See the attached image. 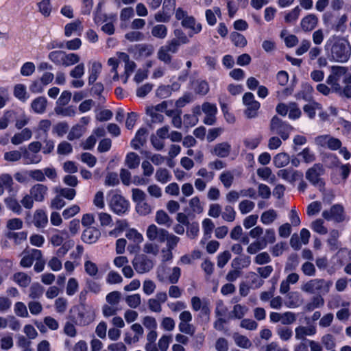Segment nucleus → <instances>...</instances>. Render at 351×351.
I'll return each instance as SVG.
<instances>
[{"mask_svg": "<svg viewBox=\"0 0 351 351\" xmlns=\"http://www.w3.org/2000/svg\"><path fill=\"white\" fill-rule=\"evenodd\" d=\"M181 275L180 267H174L171 269L165 263H161L157 268L156 277L161 282L168 281L173 285L178 282Z\"/></svg>", "mask_w": 351, "mask_h": 351, "instance_id": "obj_1", "label": "nucleus"}, {"mask_svg": "<svg viewBox=\"0 0 351 351\" xmlns=\"http://www.w3.org/2000/svg\"><path fill=\"white\" fill-rule=\"evenodd\" d=\"M332 285L330 281H326L324 279H312L304 283L301 289L305 293L313 294L318 293L319 294H326L329 292Z\"/></svg>", "mask_w": 351, "mask_h": 351, "instance_id": "obj_2", "label": "nucleus"}, {"mask_svg": "<svg viewBox=\"0 0 351 351\" xmlns=\"http://www.w3.org/2000/svg\"><path fill=\"white\" fill-rule=\"evenodd\" d=\"M351 54V48L349 45L343 42H336L331 49L332 59L339 62H346Z\"/></svg>", "mask_w": 351, "mask_h": 351, "instance_id": "obj_3", "label": "nucleus"}, {"mask_svg": "<svg viewBox=\"0 0 351 351\" xmlns=\"http://www.w3.org/2000/svg\"><path fill=\"white\" fill-rule=\"evenodd\" d=\"M175 16L177 20L181 21V24L184 27L191 29L195 34L201 31L202 25L199 23L196 24L194 17L189 16L182 8H178L176 10Z\"/></svg>", "mask_w": 351, "mask_h": 351, "instance_id": "obj_4", "label": "nucleus"}, {"mask_svg": "<svg viewBox=\"0 0 351 351\" xmlns=\"http://www.w3.org/2000/svg\"><path fill=\"white\" fill-rule=\"evenodd\" d=\"M346 71H348V69L344 66H332L331 67V74L328 77L326 82L331 86L333 91H341V86L339 81L341 77H343L344 75L346 74Z\"/></svg>", "mask_w": 351, "mask_h": 351, "instance_id": "obj_5", "label": "nucleus"}, {"mask_svg": "<svg viewBox=\"0 0 351 351\" xmlns=\"http://www.w3.org/2000/svg\"><path fill=\"white\" fill-rule=\"evenodd\" d=\"M270 130L274 133L280 135L285 141L288 139L293 128L289 124L282 121L277 116H274L271 120Z\"/></svg>", "mask_w": 351, "mask_h": 351, "instance_id": "obj_6", "label": "nucleus"}, {"mask_svg": "<svg viewBox=\"0 0 351 351\" xmlns=\"http://www.w3.org/2000/svg\"><path fill=\"white\" fill-rule=\"evenodd\" d=\"M243 103L246 108L244 114L248 119L255 118L258 116V110L260 108V103L254 99L252 93H246L243 97Z\"/></svg>", "mask_w": 351, "mask_h": 351, "instance_id": "obj_7", "label": "nucleus"}, {"mask_svg": "<svg viewBox=\"0 0 351 351\" xmlns=\"http://www.w3.org/2000/svg\"><path fill=\"white\" fill-rule=\"evenodd\" d=\"M314 142L317 146L332 151L339 149L342 145L339 138L328 134L317 136L315 138Z\"/></svg>", "mask_w": 351, "mask_h": 351, "instance_id": "obj_8", "label": "nucleus"}, {"mask_svg": "<svg viewBox=\"0 0 351 351\" xmlns=\"http://www.w3.org/2000/svg\"><path fill=\"white\" fill-rule=\"evenodd\" d=\"M322 217L328 221L333 220L337 223L342 222L346 219L344 208L341 204H335L330 210L323 211Z\"/></svg>", "mask_w": 351, "mask_h": 351, "instance_id": "obj_9", "label": "nucleus"}, {"mask_svg": "<svg viewBox=\"0 0 351 351\" xmlns=\"http://www.w3.org/2000/svg\"><path fill=\"white\" fill-rule=\"evenodd\" d=\"M167 230L158 228L155 224L148 226L146 230V237L150 241L164 243L167 239Z\"/></svg>", "mask_w": 351, "mask_h": 351, "instance_id": "obj_10", "label": "nucleus"}, {"mask_svg": "<svg viewBox=\"0 0 351 351\" xmlns=\"http://www.w3.org/2000/svg\"><path fill=\"white\" fill-rule=\"evenodd\" d=\"M25 220L27 224H33L38 228H44L48 222L47 216L42 209L35 210L33 215L28 213Z\"/></svg>", "mask_w": 351, "mask_h": 351, "instance_id": "obj_11", "label": "nucleus"}, {"mask_svg": "<svg viewBox=\"0 0 351 351\" xmlns=\"http://www.w3.org/2000/svg\"><path fill=\"white\" fill-rule=\"evenodd\" d=\"M132 265L138 274L147 273L154 267L153 261L143 254L135 257L132 261Z\"/></svg>", "mask_w": 351, "mask_h": 351, "instance_id": "obj_12", "label": "nucleus"}, {"mask_svg": "<svg viewBox=\"0 0 351 351\" xmlns=\"http://www.w3.org/2000/svg\"><path fill=\"white\" fill-rule=\"evenodd\" d=\"M22 254L23 257L20 261V265L23 267H31L34 261L40 258L43 256L41 251L37 249L25 250L23 252Z\"/></svg>", "mask_w": 351, "mask_h": 351, "instance_id": "obj_13", "label": "nucleus"}, {"mask_svg": "<svg viewBox=\"0 0 351 351\" xmlns=\"http://www.w3.org/2000/svg\"><path fill=\"white\" fill-rule=\"evenodd\" d=\"M95 318V310L90 306H83L78 313L77 322L81 326H86L92 323Z\"/></svg>", "mask_w": 351, "mask_h": 351, "instance_id": "obj_14", "label": "nucleus"}, {"mask_svg": "<svg viewBox=\"0 0 351 351\" xmlns=\"http://www.w3.org/2000/svg\"><path fill=\"white\" fill-rule=\"evenodd\" d=\"M111 209L117 214H123L128 208V202L120 195H114L110 202Z\"/></svg>", "mask_w": 351, "mask_h": 351, "instance_id": "obj_15", "label": "nucleus"}, {"mask_svg": "<svg viewBox=\"0 0 351 351\" xmlns=\"http://www.w3.org/2000/svg\"><path fill=\"white\" fill-rule=\"evenodd\" d=\"M316 332L317 330L314 326H298L295 328V338L296 340L304 342L306 336H313L315 335Z\"/></svg>", "mask_w": 351, "mask_h": 351, "instance_id": "obj_16", "label": "nucleus"}, {"mask_svg": "<svg viewBox=\"0 0 351 351\" xmlns=\"http://www.w3.org/2000/svg\"><path fill=\"white\" fill-rule=\"evenodd\" d=\"M324 169L322 165L315 164L311 168L308 169L306 173V178L313 184L318 183L319 176L324 173Z\"/></svg>", "mask_w": 351, "mask_h": 351, "instance_id": "obj_17", "label": "nucleus"}, {"mask_svg": "<svg viewBox=\"0 0 351 351\" xmlns=\"http://www.w3.org/2000/svg\"><path fill=\"white\" fill-rule=\"evenodd\" d=\"M318 21V18L315 14H310L301 20L300 26L304 32H308L317 27Z\"/></svg>", "mask_w": 351, "mask_h": 351, "instance_id": "obj_18", "label": "nucleus"}, {"mask_svg": "<svg viewBox=\"0 0 351 351\" xmlns=\"http://www.w3.org/2000/svg\"><path fill=\"white\" fill-rule=\"evenodd\" d=\"M277 175L278 177H280L290 182H293L299 179H301L302 177V173L291 168L279 170L277 173Z\"/></svg>", "mask_w": 351, "mask_h": 351, "instance_id": "obj_19", "label": "nucleus"}, {"mask_svg": "<svg viewBox=\"0 0 351 351\" xmlns=\"http://www.w3.org/2000/svg\"><path fill=\"white\" fill-rule=\"evenodd\" d=\"M230 152L231 145L228 142H222L213 147L211 154L219 158H226L230 155Z\"/></svg>", "mask_w": 351, "mask_h": 351, "instance_id": "obj_20", "label": "nucleus"}, {"mask_svg": "<svg viewBox=\"0 0 351 351\" xmlns=\"http://www.w3.org/2000/svg\"><path fill=\"white\" fill-rule=\"evenodd\" d=\"M147 130L145 128L139 129L135 137L131 141V146L136 150L143 147L147 141Z\"/></svg>", "mask_w": 351, "mask_h": 351, "instance_id": "obj_21", "label": "nucleus"}, {"mask_svg": "<svg viewBox=\"0 0 351 351\" xmlns=\"http://www.w3.org/2000/svg\"><path fill=\"white\" fill-rule=\"evenodd\" d=\"M48 188L42 184H34L29 190V193L36 202H43L47 193Z\"/></svg>", "mask_w": 351, "mask_h": 351, "instance_id": "obj_22", "label": "nucleus"}, {"mask_svg": "<svg viewBox=\"0 0 351 351\" xmlns=\"http://www.w3.org/2000/svg\"><path fill=\"white\" fill-rule=\"evenodd\" d=\"M100 236L101 232L98 229L89 227L83 232L82 238L85 243L91 244L95 243Z\"/></svg>", "mask_w": 351, "mask_h": 351, "instance_id": "obj_23", "label": "nucleus"}, {"mask_svg": "<svg viewBox=\"0 0 351 351\" xmlns=\"http://www.w3.org/2000/svg\"><path fill=\"white\" fill-rule=\"evenodd\" d=\"M32 132L29 128L23 129L21 132L15 134L11 138L13 145H18L24 141H28L32 138Z\"/></svg>", "mask_w": 351, "mask_h": 351, "instance_id": "obj_24", "label": "nucleus"}, {"mask_svg": "<svg viewBox=\"0 0 351 351\" xmlns=\"http://www.w3.org/2000/svg\"><path fill=\"white\" fill-rule=\"evenodd\" d=\"M21 149L23 151V158L24 164H38L41 161L42 157L40 155L27 151L25 147L21 148Z\"/></svg>", "mask_w": 351, "mask_h": 351, "instance_id": "obj_25", "label": "nucleus"}, {"mask_svg": "<svg viewBox=\"0 0 351 351\" xmlns=\"http://www.w3.org/2000/svg\"><path fill=\"white\" fill-rule=\"evenodd\" d=\"M116 15H107L101 12V3L97 5V10L95 14L94 21L96 24H100L110 21H116Z\"/></svg>", "mask_w": 351, "mask_h": 351, "instance_id": "obj_26", "label": "nucleus"}, {"mask_svg": "<svg viewBox=\"0 0 351 351\" xmlns=\"http://www.w3.org/2000/svg\"><path fill=\"white\" fill-rule=\"evenodd\" d=\"M12 280L21 287H28L32 281L31 276L25 272H16L12 276Z\"/></svg>", "mask_w": 351, "mask_h": 351, "instance_id": "obj_27", "label": "nucleus"}, {"mask_svg": "<svg viewBox=\"0 0 351 351\" xmlns=\"http://www.w3.org/2000/svg\"><path fill=\"white\" fill-rule=\"evenodd\" d=\"M257 175L263 180L267 181L270 184H274L276 178L269 167H262L257 169Z\"/></svg>", "mask_w": 351, "mask_h": 351, "instance_id": "obj_28", "label": "nucleus"}, {"mask_svg": "<svg viewBox=\"0 0 351 351\" xmlns=\"http://www.w3.org/2000/svg\"><path fill=\"white\" fill-rule=\"evenodd\" d=\"M248 311L249 308L247 306L237 304L233 306L230 312V316L234 319H242L247 315Z\"/></svg>", "mask_w": 351, "mask_h": 351, "instance_id": "obj_29", "label": "nucleus"}, {"mask_svg": "<svg viewBox=\"0 0 351 351\" xmlns=\"http://www.w3.org/2000/svg\"><path fill=\"white\" fill-rule=\"evenodd\" d=\"M47 99L44 97H38L36 98L32 102L31 106L32 110L38 114L43 113L47 107Z\"/></svg>", "mask_w": 351, "mask_h": 351, "instance_id": "obj_30", "label": "nucleus"}, {"mask_svg": "<svg viewBox=\"0 0 351 351\" xmlns=\"http://www.w3.org/2000/svg\"><path fill=\"white\" fill-rule=\"evenodd\" d=\"M155 221L158 225L167 227H170L172 224V219L167 213L162 210L156 212Z\"/></svg>", "mask_w": 351, "mask_h": 351, "instance_id": "obj_31", "label": "nucleus"}, {"mask_svg": "<svg viewBox=\"0 0 351 351\" xmlns=\"http://www.w3.org/2000/svg\"><path fill=\"white\" fill-rule=\"evenodd\" d=\"M233 339L238 347L243 349H248L252 346V343L246 336L237 332L234 333Z\"/></svg>", "mask_w": 351, "mask_h": 351, "instance_id": "obj_32", "label": "nucleus"}, {"mask_svg": "<svg viewBox=\"0 0 351 351\" xmlns=\"http://www.w3.org/2000/svg\"><path fill=\"white\" fill-rule=\"evenodd\" d=\"M324 304V299L322 298L321 295H317L313 296L311 298V301L305 305L304 309L306 311H312L315 308L323 306Z\"/></svg>", "mask_w": 351, "mask_h": 351, "instance_id": "obj_33", "label": "nucleus"}, {"mask_svg": "<svg viewBox=\"0 0 351 351\" xmlns=\"http://www.w3.org/2000/svg\"><path fill=\"white\" fill-rule=\"evenodd\" d=\"M273 162L276 167L282 168L289 163L290 157L287 153L281 152L274 157Z\"/></svg>", "mask_w": 351, "mask_h": 351, "instance_id": "obj_34", "label": "nucleus"}, {"mask_svg": "<svg viewBox=\"0 0 351 351\" xmlns=\"http://www.w3.org/2000/svg\"><path fill=\"white\" fill-rule=\"evenodd\" d=\"M44 293V288L39 283H33L29 289L28 297L31 300L39 299Z\"/></svg>", "mask_w": 351, "mask_h": 351, "instance_id": "obj_35", "label": "nucleus"}, {"mask_svg": "<svg viewBox=\"0 0 351 351\" xmlns=\"http://www.w3.org/2000/svg\"><path fill=\"white\" fill-rule=\"evenodd\" d=\"M125 164L129 169H136L140 164V157L134 152H130L126 155Z\"/></svg>", "mask_w": 351, "mask_h": 351, "instance_id": "obj_36", "label": "nucleus"}, {"mask_svg": "<svg viewBox=\"0 0 351 351\" xmlns=\"http://www.w3.org/2000/svg\"><path fill=\"white\" fill-rule=\"evenodd\" d=\"M82 23L80 20L74 21L72 23H68L64 27V35L66 37H70L75 32L82 31Z\"/></svg>", "mask_w": 351, "mask_h": 351, "instance_id": "obj_37", "label": "nucleus"}, {"mask_svg": "<svg viewBox=\"0 0 351 351\" xmlns=\"http://www.w3.org/2000/svg\"><path fill=\"white\" fill-rule=\"evenodd\" d=\"M155 178L157 182L165 184L168 182L171 178V176L168 169L166 168H158L155 173Z\"/></svg>", "mask_w": 351, "mask_h": 351, "instance_id": "obj_38", "label": "nucleus"}, {"mask_svg": "<svg viewBox=\"0 0 351 351\" xmlns=\"http://www.w3.org/2000/svg\"><path fill=\"white\" fill-rule=\"evenodd\" d=\"M102 69V64L99 62L95 61L92 64L90 73L88 76V84H93L97 79Z\"/></svg>", "mask_w": 351, "mask_h": 351, "instance_id": "obj_39", "label": "nucleus"}, {"mask_svg": "<svg viewBox=\"0 0 351 351\" xmlns=\"http://www.w3.org/2000/svg\"><path fill=\"white\" fill-rule=\"evenodd\" d=\"M174 87L176 89L179 88L178 85L175 84L171 86L165 85L160 86L156 90V95L162 99L167 98L171 95L172 91L174 90Z\"/></svg>", "mask_w": 351, "mask_h": 351, "instance_id": "obj_40", "label": "nucleus"}, {"mask_svg": "<svg viewBox=\"0 0 351 351\" xmlns=\"http://www.w3.org/2000/svg\"><path fill=\"white\" fill-rule=\"evenodd\" d=\"M278 217L277 212L274 209H269L262 213L261 221L265 225L272 223Z\"/></svg>", "mask_w": 351, "mask_h": 351, "instance_id": "obj_41", "label": "nucleus"}, {"mask_svg": "<svg viewBox=\"0 0 351 351\" xmlns=\"http://www.w3.org/2000/svg\"><path fill=\"white\" fill-rule=\"evenodd\" d=\"M250 258L248 256L237 257L232 260L231 267L232 268L238 269L241 271V269L243 268L247 267L250 265Z\"/></svg>", "mask_w": 351, "mask_h": 351, "instance_id": "obj_42", "label": "nucleus"}, {"mask_svg": "<svg viewBox=\"0 0 351 351\" xmlns=\"http://www.w3.org/2000/svg\"><path fill=\"white\" fill-rule=\"evenodd\" d=\"M152 36L158 39H165L167 35V27L165 25H154L151 30Z\"/></svg>", "mask_w": 351, "mask_h": 351, "instance_id": "obj_43", "label": "nucleus"}, {"mask_svg": "<svg viewBox=\"0 0 351 351\" xmlns=\"http://www.w3.org/2000/svg\"><path fill=\"white\" fill-rule=\"evenodd\" d=\"M80 61V57L78 54L74 53H66L64 51L62 66L69 67L79 63Z\"/></svg>", "mask_w": 351, "mask_h": 351, "instance_id": "obj_44", "label": "nucleus"}, {"mask_svg": "<svg viewBox=\"0 0 351 351\" xmlns=\"http://www.w3.org/2000/svg\"><path fill=\"white\" fill-rule=\"evenodd\" d=\"M85 129L82 125L77 124L71 128L67 135V138L69 141L78 139L83 135Z\"/></svg>", "mask_w": 351, "mask_h": 351, "instance_id": "obj_45", "label": "nucleus"}, {"mask_svg": "<svg viewBox=\"0 0 351 351\" xmlns=\"http://www.w3.org/2000/svg\"><path fill=\"white\" fill-rule=\"evenodd\" d=\"M64 56V51H53L49 53L48 58L56 65L62 66Z\"/></svg>", "mask_w": 351, "mask_h": 351, "instance_id": "obj_46", "label": "nucleus"}, {"mask_svg": "<svg viewBox=\"0 0 351 351\" xmlns=\"http://www.w3.org/2000/svg\"><path fill=\"white\" fill-rule=\"evenodd\" d=\"M13 179L10 174L4 173L0 176V186L3 189L8 190L10 192L13 190Z\"/></svg>", "mask_w": 351, "mask_h": 351, "instance_id": "obj_47", "label": "nucleus"}, {"mask_svg": "<svg viewBox=\"0 0 351 351\" xmlns=\"http://www.w3.org/2000/svg\"><path fill=\"white\" fill-rule=\"evenodd\" d=\"M136 47L139 56L145 58L152 56L154 51V46L150 44H141Z\"/></svg>", "mask_w": 351, "mask_h": 351, "instance_id": "obj_48", "label": "nucleus"}, {"mask_svg": "<svg viewBox=\"0 0 351 351\" xmlns=\"http://www.w3.org/2000/svg\"><path fill=\"white\" fill-rule=\"evenodd\" d=\"M5 204L7 207L15 213L21 214L22 208L19 202L12 197H8L5 199Z\"/></svg>", "mask_w": 351, "mask_h": 351, "instance_id": "obj_49", "label": "nucleus"}, {"mask_svg": "<svg viewBox=\"0 0 351 351\" xmlns=\"http://www.w3.org/2000/svg\"><path fill=\"white\" fill-rule=\"evenodd\" d=\"M121 300V293L118 291H113L110 292L106 296V300L107 304L117 306Z\"/></svg>", "mask_w": 351, "mask_h": 351, "instance_id": "obj_50", "label": "nucleus"}, {"mask_svg": "<svg viewBox=\"0 0 351 351\" xmlns=\"http://www.w3.org/2000/svg\"><path fill=\"white\" fill-rule=\"evenodd\" d=\"M125 301L129 307L136 308L141 304V297L138 293L129 295L125 297Z\"/></svg>", "mask_w": 351, "mask_h": 351, "instance_id": "obj_51", "label": "nucleus"}, {"mask_svg": "<svg viewBox=\"0 0 351 351\" xmlns=\"http://www.w3.org/2000/svg\"><path fill=\"white\" fill-rule=\"evenodd\" d=\"M276 333L279 338L283 341L290 340L293 335L291 328L287 326L278 327L276 330Z\"/></svg>", "mask_w": 351, "mask_h": 351, "instance_id": "obj_52", "label": "nucleus"}, {"mask_svg": "<svg viewBox=\"0 0 351 351\" xmlns=\"http://www.w3.org/2000/svg\"><path fill=\"white\" fill-rule=\"evenodd\" d=\"M219 180L225 188L228 189L231 186L234 181V175L230 171H223L219 176Z\"/></svg>", "mask_w": 351, "mask_h": 351, "instance_id": "obj_53", "label": "nucleus"}, {"mask_svg": "<svg viewBox=\"0 0 351 351\" xmlns=\"http://www.w3.org/2000/svg\"><path fill=\"white\" fill-rule=\"evenodd\" d=\"M69 124L66 122H59L53 125L52 132L57 136L62 137L68 132Z\"/></svg>", "mask_w": 351, "mask_h": 351, "instance_id": "obj_54", "label": "nucleus"}, {"mask_svg": "<svg viewBox=\"0 0 351 351\" xmlns=\"http://www.w3.org/2000/svg\"><path fill=\"white\" fill-rule=\"evenodd\" d=\"M221 217L223 220L228 222L234 221L236 217V212L234 208L230 205H226L221 213Z\"/></svg>", "mask_w": 351, "mask_h": 351, "instance_id": "obj_55", "label": "nucleus"}, {"mask_svg": "<svg viewBox=\"0 0 351 351\" xmlns=\"http://www.w3.org/2000/svg\"><path fill=\"white\" fill-rule=\"evenodd\" d=\"M66 237H68L66 231L57 232L51 236L50 241L53 245L60 246L63 243L64 239Z\"/></svg>", "mask_w": 351, "mask_h": 351, "instance_id": "obj_56", "label": "nucleus"}, {"mask_svg": "<svg viewBox=\"0 0 351 351\" xmlns=\"http://www.w3.org/2000/svg\"><path fill=\"white\" fill-rule=\"evenodd\" d=\"M348 20V16L346 14L342 15L337 21L332 25V29L335 30V32L339 33H343L346 29V23Z\"/></svg>", "mask_w": 351, "mask_h": 351, "instance_id": "obj_57", "label": "nucleus"}, {"mask_svg": "<svg viewBox=\"0 0 351 351\" xmlns=\"http://www.w3.org/2000/svg\"><path fill=\"white\" fill-rule=\"evenodd\" d=\"M230 38L236 47L243 48L247 45L245 36L238 32H232Z\"/></svg>", "mask_w": 351, "mask_h": 351, "instance_id": "obj_58", "label": "nucleus"}, {"mask_svg": "<svg viewBox=\"0 0 351 351\" xmlns=\"http://www.w3.org/2000/svg\"><path fill=\"white\" fill-rule=\"evenodd\" d=\"M339 237V232L337 230H332L330 232V237L327 240V243L329 245L331 250H336L338 249V238Z\"/></svg>", "mask_w": 351, "mask_h": 351, "instance_id": "obj_59", "label": "nucleus"}, {"mask_svg": "<svg viewBox=\"0 0 351 351\" xmlns=\"http://www.w3.org/2000/svg\"><path fill=\"white\" fill-rule=\"evenodd\" d=\"M169 52L165 46H162L158 51L157 58L165 64H170L172 57Z\"/></svg>", "mask_w": 351, "mask_h": 351, "instance_id": "obj_60", "label": "nucleus"}, {"mask_svg": "<svg viewBox=\"0 0 351 351\" xmlns=\"http://www.w3.org/2000/svg\"><path fill=\"white\" fill-rule=\"evenodd\" d=\"M14 311L15 314L20 317H28L29 313L26 305L22 302H17L14 304Z\"/></svg>", "mask_w": 351, "mask_h": 351, "instance_id": "obj_61", "label": "nucleus"}, {"mask_svg": "<svg viewBox=\"0 0 351 351\" xmlns=\"http://www.w3.org/2000/svg\"><path fill=\"white\" fill-rule=\"evenodd\" d=\"M136 210L139 215L145 216L152 213V208L149 204L145 201H141L136 204Z\"/></svg>", "mask_w": 351, "mask_h": 351, "instance_id": "obj_62", "label": "nucleus"}, {"mask_svg": "<svg viewBox=\"0 0 351 351\" xmlns=\"http://www.w3.org/2000/svg\"><path fill=\"white\" fill-rule=\"evenodd\" d=\"M85 71V65L84 63H77L73 69L69 71V75L74 79L81 78Z\"/></svg>", "mask_w": 351, "mask_h": 351, "instance_id": "obj_63", "label": "nucleus"}, {"mask_svg": "<svg viewBox=\"0 0 351 351\" xmlns=\"http://www.w3.org/2000/svg\"><path fill=\"white\" fill-rule=\"evenodd\" d=\"M301 156L303 161L306 163H311L315 160V154L308 147L304 148L302 152L298 154Z\"/></svg>", "mask_w": 351, "mask_h": 351, "instance_id": "obj_64", "label": "nucleus"}]
</instances>
